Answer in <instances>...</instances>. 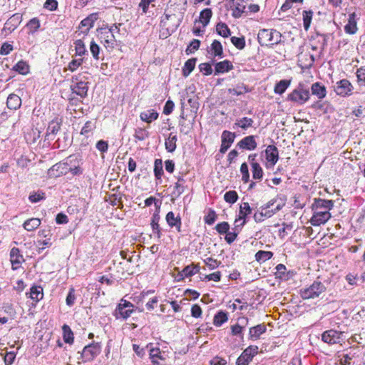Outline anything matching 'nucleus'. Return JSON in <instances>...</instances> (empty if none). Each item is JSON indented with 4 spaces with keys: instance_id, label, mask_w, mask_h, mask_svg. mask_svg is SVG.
Instances as JSON below:
<instances>
[{
    "instance_id": "obj_1",
    "label": "nucleus",
    "mask_w": 365,
    "mask_h": 365,
    "mask_svg": "<svg viewBox=\"0 0 365 365\" xmlns=\"http://www.w3.org/2000/svg\"><path fill=\"white\" fill-rule=\"evenodd\" d=\"M334 207V201L322 198H314L312 205L313 215L310 223L313 226H319L325 224L331 217L329 211Z\"/></svg>"
},
{
    "instance_id": "obj_2",
    "label": "nucleus",
    "mask_w": 365,
    "mask_h": 365,
    "mask_svg": "<svg viewBox=\"0 0 365 365\" xmlns=\"http://www.w3.org/2000/svg\"><path fill=\"white\" fill-rule=\"evenodd\" d=\"M309 90L304 83H299L287 96V100L303 105L309 99Z\"/></svg>"
},
{
    "instance_id": "obj_3",
    "label": "nucleus",
    "mask_w": 365,
    "mask_h": 365,
    "mask_svg": "<svg viewBox=\"0 0 365 365\" xmlns=\"http://www.w3.org/2000/svg\"><path fill=\"white\" fill-rule=\"evenodd\" d=\"M281 34L275 29H261L257 36V39L261 46H267L279 43L281 41Z\"/></svg>"
},
{
    "instance_id": "obj_4",
    "label": "nucleus",
    "mask_w": 365,
    "mask_h": 365,
    "mask_svg": "<svg viewBox=\"0 0 365 365\" xmlns=\"http://www.w3.org/2000/svg\"><path fill=\"white\" fill-rule=\"evenodd\" d=\"M81 158L80 155H71L63 161L53 165L49 171L56 170L58 172V175L66 174L68 168L73 167V165L81 163Z\"/></svg>"
},
{
    "instance_id": "obj_5",
    "label": "nucleus",
    "mask_w": 365,
    "mask_h": 365,
    "mask_svg": "<svg viewBox=\"0 0 365 365\" xmlns=\"http://www.w3.org/2000/svg\"><path fill=\"white\" fill-rule=\"evenodd\" d=\"M326 287L319 281H314L309 287L300 289V295L303 299H314L324 292Z\"/></svg>"
},
{
    "instance_id": "obj_6",
    "label": "nucleus",
    "mask_w": 365,
    "mask_h": 365,
    "mask_svg": "<svg viewBox=\"0 0 365 365\" xmlns=\"http://www.w3.org/2000/svg\"><path fill=\"white\" fill-rule=\"evenodd\" d=\"M101 351V345L98 342H92L84 346L81 358L83 361H93Z\"/></svg>"
},
{
    "instance_id": "obj_7",
    "label": "nucleus",
    "mask_w": 365,
    "mask_h": 365,
    "mask_svg": "<svg viewBox=\"0 0 365 365\" xmlns=\"http://www.w3.org/2000/svg\"><path fill=\"white\" fill-rule=\"evenodd\" d=\"M258 354V346L250 345L247 347L236 361V365H249L255 356Z\"/></svg>"
},
{
    "instance_id": "obj_8",
    "label": "nucleus",
    "mask_w": 365,
    "mask_h": 365,
    "mask_svg": "<svg viewBox=\"0 0 365 365\" xmlns=\"http://www.w3.org/2000/svg\"><path fill=\"white\" fill-rule=\"evenodd\" d=\"M133 304L126 300L121 299L120 303L118 304L115 316L117 319L123 318V319H128L133 312Z\"/></svg>"
},
{
    "instance_id": "obj_9",
    "label": "nucleus",
    "mask_w": 365,
    "mask_h": 365,
    "mask_svg": "<svg viewBox=\"0 0 365 365\" xmlns=\"http://www.w3.org/2000/svg\"><path fill=\"white\" fill-rule=\"evenodd\" d=\"M71 89L73 93L79 96L81 98H86L88 95V83L78 81V77L73 78L72 84L71 85Z\"/></svg>"
},
{
    "instance_id": "obj_10",
    "label": "nucleus",
    "mask_w": 365,
    "mask_h": 365,
    "mask_svg": "<svg viewBox=\"0 0 365 365\" xmlns=\"http://www.w3.org/2000/svg\"><path fill=\"white\" fill-rule=\"evenodd\" d=\"M343 333L334 329H329L324 331L322 334V340L328 344H335L342 341Z\"/></svg>"
},
{
    "instance_id": "obj_11",
    "label": "nucleus",
    "mask_w": 365,
    "mask_h": 365,
    "mask_svg": "<svg viewBox=\"0 0 365 365\" xmlns=\"http://www.w3.org/2000/svg\"><path fill=\"white\" fill-rule=\"evenodd\" d=\"M354 89L353 86L347 79H342L336 82L334 86V91L341 96H350Z\"/></svg>"
},
{
    "instance_id": "obj_12",
    "label": "nucleus",
    "mask_w": 365,
    "mask_h": 365,
    "mask_svg": "<svg viewBox=\"0 0 365 365\" xmlns=\"http://www.w3.org/2000/svg\"><path fill=\"white\" fill-rule=\"evenodd\" d=\"M22 21V15L19 13H16L13 14L7 21L5 22L4 28L2 29L3 32L7 34H11L21 24Z\"/></svg>"
},
{
    "instance_id": "obj_13",
    "label": "nucleus",
    "mask_w": 365,
    "mask_h": 365,
    "mask_svg": "<svg viewBox=\"0 0 365 365\" xmlns=\"http://www.w3.org/2000/svg\"><path fill=\"white\" fill-rule=\"evenodd\" d=\"M236 135L235 133H232L228 130H225L222 133L221 136V146L220 149V152L221 153H225L227 150L230 148L231 145L235 140Z\"/></svg>"
},
{
    "instance_id": "obj_14",
    "label": "nucleus",
    "mask_w": 365,
    "mask_h": 365,
    "mask_svg": "<svg viewBox=\"0 0 365 365\" xmlns=\"http://www.w3.org/2000/svg\"><path fill=\"white\" fill-rule=\"evenodd\" d=\"M265 158L269 164L268 167L274 166L279 160V150L274 145H269L264 150Z\"/></svg>"
},
{
    "instance_id": "obj_15",
    "label": "nucleus",
    "mask_w": 365,
    "mask_h": 365,
    "mask_svg": "<svg viewBox=\"0 0 365 365\" xmlns=\"http://www.w3.org/2000/svg\"><path fill=\"white\" fill-rule=\"evenodd\" d=\"M257 136L252 135L246 136L237 143V147L242 150H254L257 146Z\"/></svg>"
},
{
    "instance_id": "obj_16",
    "label": "nucleus",
    "mask_w": 365,
    "mask_h": 365,
    "mask_svg": "<svg viewBox=\"0 0 365 365\" xmlns=\"http://www.w3.org/2000/svg\"><path fill=\"white\" fill-rule=\"evenodd\" d=\"M122 24H118V25L116 24H113L108 30L106 29H101V35L106 36V34H110V38H108L106 40V43L108 44V46H111L113 48L115 43L116 41L115 36L114 34L115 31L116 33H120V28Z\"/></svg>"
},
{
    "instance_id": "obj_17",
    "label": "nucleus",
    "mask_w": 365,
    "mask_h": 365,
    "mask_svg": "<svg viewBox=\"0 0 365 365\" xmlns=\"http://www.w3.org/2000/svg\"><path fill=\"white\" fill-rule=\"evenodd\" d=\"M359 19L355 12L349 14L347 24L344 26V31L350 35L355 34L358 31L357 21Z\"/></svg>"
},
{
    "instance_id": "obj_18",
    "label": "nucleus",
    "mask_w": 365,
    "mask_h": 365,
    "mask_svg": "<svg viewBox=\"0 0 365 365\" xmlns=\"http://www.w3.org/2000/svg\"><path fill=\"white\" fill-rule=\"evenodd\" d=\"M10 261L12 265V269L16 270L24 261L23 255L20 254V250L17 247H13L10 251Z\"/></svg>"
},
{
    "instance_id": "obj_19",
    "label": "nucleus",
    "mask_w": 365,
    "mask_h": 365,
    "mask_svg": "<svg viewBox=\"0 0 365 365\" xmlns=\"http://www.w3.org/2000/svg\"><path fill=\"white\" fill-rule=\"evenodd\" d=\"M98 13H93L88 15L86 18L83 19L79 25V28L82 29L83 27H86L85 31H82L83 34H88L89 30L93 26L94 23L98 20Z\"/></svg>"
},
{
    "instance_id": "obj_20",
    "label": "nucleus",
    "mask_w": 365,
    "mask_h": 365,
    "mask_svg": "<svg viewBox=\"0 0 365 365\" xmlns=\"http://www.w3.org/2000/svg\"><path fill=\"white\" fill-rule=\"evenodd\" d=\"M184 106L185 102L181 101V113L180 115V120H179V127H180V132L184 135H187L191 129L192 125L190 123H187L185 122L186 116L185 115L184 112Z\"/></svg>"
},
{
    "instance_id": "obj_21",
    "label": "nucleus",
    "mask_w": 365,
    "mask_h": 365,
    "mask_svg": "<svg viewBox=\"0 0 365 365\" xmlns=\"http://www.w3.org/2000/svg\"><path fill=\"white\" fill-rule=\"evenodd\" d=\"M267 327L264 324H259L256 326L250 328L249 330V339L251 340H257L260 338V336L265 333Z\"/></svg>"
},
{
    "instance_id": "obj_22",
    "label": "nucleus",
    "mask_w": 365,
    "mask_h": 365,
    "mask_svg": "<svg viewBox=\"0 0 365 365\" xmlns=\"http://www.w3.org/2000/svg\"><path fill=\"white\" fill-rule=\"evenodd\" d=\"M245 221H242L240 224H238L235 222V227L232 228V232H227L226 233V236L225 240L226 242L230 245L232 244L237 238L238 234L241 231L242 227L245 225Z\"/></svg>"
},
{
    "instance_id": "obj_23",
    "label": "nucleus",
    "mask_w": 365,
    "mask_h": 365,
    "mask_svg": "<svg viewBox=\"0 0 365 365\" xmlns=\"http://www.w3.org/2000/svg\"><path fill=\"white\" fill-rule=\"evenodd\" d=\"M160 220V217L159 212H156L153 215L150 222L153 234L156 236L158 240H160L162 237L161 228L160 227L159 225Z\"/></svg>"
},
{
    "instance_id": "obj_24",
    "label": "nucleus",
    "mask_w": 365,
    "mask_h": 365,
    "mask_svg": "<svg viewBox=\"0 0 365 365\" xmlns=\"http://www.w3.org/2000/svg\"><path fill=\"white\" fill-rule=\"evenodd\" d=\"M165 220L170 227H175L179 232L181 231L180 227L182 222L180 216L175 217L173 212L170 211L166 215Z\"/></svg>"
},
{
    "instance_id": "obj_25",
    "label": "nucleus",
    "mask_w": 365,
    "mask_h": 365,
    "mask_svg": "<svg viewBox=\"0 0 365 365\" xmlns=\"http://www.w3.org/2000/svg\"><path fill=\"white\" fill-rule=\"evenodd\" d=\"M233 65L228 60H225L223 61L216 63L215 66V75L228 72L231 71Z\"/></svg>"
},
{
    "instance_id": "obj_26",
    "label": "nucleus",
    "mask_w": 365,
    "mask_h": 365,
    "mask_svg": "<svg viewBox=\"0 0 365 365\" xmlns=\"http://www.w3.org/2000/svg\"><path fill=\"white\" fill-rule=\"evenodd\" d=\"M6 106L11 110H17L21 106V99L18 95L11 93L7 98Z\"/></svg>"
},
{
    "instance_id": "obj_27",
    "label": "nucleus",
    "mask_w": 365,
    "mask_h": 365,
    "mask_svg": "<svg viewBox=\"0 0 365 365\" xmlns=\"http://www.w3.org/2000/svg\"><path fill=\"white\" fill-rule=\"evenodd\" d=\"M312 93L317 96L319 99H322L326 96L327 91L324 86L321 83L316 82L312 85Z\"/></svg>"
},
{
    "instance_id": "obj_28",
    "label": "nucleus",
    "mask_w": 365,
    "mask_h": 365,
    "mask_svg": "<svg viewBox=\"0 0 365 365\" xmlns=\"http://www.w3.org/2000/svg\"><path fill=\"white\" fill-rule=\"evenodd\" d=\"M158 113L153 109H150L146 111L142 112L140 114V118L141 120L146 123H151L153 120H155L158 118Z\"/></svg>"
},
{
    "instance_id": "obj_29",
    "label": "nucleus",
    "mask_w": 365,
    "mask_h": 365,
    "mask_svg": "<svg viewBox=\"0 0 365 365\" xmlns=\"http://www.w3.org/2000/svg\"><path fill=\"white\" fill-rule=\"evenodd\" d=\"M177 140V135H173L172 133H170L169 136L165 139V149L168 153H173L175 150Z\"/></svg>"
},
{
    "instance_id": "obj_30",
    "label": "nucleus",
    "mask_w": 365,
    "mask_h": 365,
    "mask_svg": "<svg viewBox=\"0 0 365 365\" xmlns=\"http://www.w3.org/2000/svg\"><path fill=\"white\" fill-rule=\"evenodd\" d=\"M197 61L196 58H192L188 59L184 64V66L182 69V76L184 77H187L191 72L194 70L195 67V63Z\"/></svg>"
},
{
    "instance_id": "obj_31",
    "label": "nucleus",
    "mask_w": 365,
    "mask_h": 365,
    "mask_svg": "<svg viewBox=\"0 0 365 365\" xmlns=\"http://www.w3.org/2000/svg\"><path fill=\"white\" fill-rule=\"evenodd\" d=\"M252 209L248 202H243L240 207L239 217L235 219V222L238 223L242 220L245 219L247 215H250Z\"/></svg>"
},
{
    "instance_id": "obj_32",
    "label": "nucleus",
    "mask_w": 365,
    "mask_h": 365,
    "mask_svg": "<svg viewBox=\"0 0 365 365\" xmlns=\"http://www.w3.org/2000/svg\"><path fill=\"white\" fill-rule=\"evenodd\" d=\"M150 358L154 364L159 365L160 363L158 359L160 361H165V358L162 355L161 351L159 348H152L150 349Z\"/></svg>"
},
{
    "instance_id": "obj_33",
    "label": "nucleus",
    "mask_w": 365,
    "mask_h": 365,
    "mask_svg": "<svg viewBox=\"0 0 365 365\" xmlns=\"http://www.w3.org/2000/svg\"><path fill=\"white\" fill-rule=\"evenodd\" d=\"M212 16V11L211 9H204L200 13L199 21L202 24L203 26H206L210 23Z\"/></svg>"
},
{
    "instance_id": "obj_34",
    "label": "nucleus",
    "mask_w": 365,
    "mask_h": 365,
    "mask_svg": "<svg viewBox=\"0 0 365 365\" xmlns=\"http://www.w3.org/2000/svg\"><path fill=\"white\" fill-rule=\"evenodd\" d=\"M291 83V80H281L278 83H276L274 91L275 93L282 95L283 94L287 88L289 86Z\"/></svg>"
},
{
    "instance_id": "obj_35",
    "label": "nucleus",
    "mask_w": 365,
    "mask_h": 365,
    "mask_svg": "<svg viewBox=\"0 0 365 365\" xmlns=\"http://www.w3.org/2000/svg\"><path fill=\"white\" fill-rule=\"evenodd\" d=\"M216 32L218 35L227 38L231 34V31L228 26L223 22H219L216 25Z\"/></svg>"
},
{
    "instance_id": "obj_36",
    "label": "nucleus",
    "mask_w": 365,
    "mask_h": 365,
    "mask_svg": "<svg viewBox=\"0 0 365 365\" xmlns=\"http://www.w3.org/2000/svg\"><path fill=\"white\" fill-rule=\"evenodd\" d=\"M62 330H63V338L64 341L67 344H72L74 341V337H73V333L71 329L70 328V327L67 324H64L62 327Z\"/></svg>"
},
{
    "instance_id": "obj_37",
    "label": "nucleus",
    "mask_w": 365,
    "mask_h": 365,
    "mask_svg": "<svg viewBox=\"0 0 365 365\" xmlns=\"http://www.w3.org/2000/svg\"><path fill=\"white\" fill-rule=\"evenodd\" d=\"M61 129V122L58 119L51 120L46 130V135L50 136L51 135H56Z\"/></svg>"
},
{
    "instance_id": "obj_38",
    "label": "nucleus",
    "mask_w": 365,
    "mask_h": 365,
    "mask_svg": "<svg viewBox=\"0 0 365 365\" xmlns=\"http://www.w3.org/2000/svg\"><path fill=\"white\" fill-rule=\"evenodd\" d=\"M313 14L312 10H304L302 12L303 26L306 31L310 28Z\"/></svg>"
},
{
    "instance_id": "obj_39",
    "label": "nucleus",
    "mask_w": 365,
    "mask_h": 365,
    "mask_svg": "<svg viewBox=\"0 0 365 365\" xmlns=\"http://www.w3.org/2000/svg\"><path fill=\"white\" fill-rule=\"evenodd\" d=\"M43 297V289L40 286H33L30 289V297L36 302Z\"/></svg>"
},
{
    "instance_id": "obj_40",
    "label": "nucleus",
    "mask_w": 365,
    "mask_h": 365,
    "mask_svg": "<svg viewBox=\"0 0 365 365\" xmlns=\"http://www.w3.org/2000/svg\"><path fill=\"white\" fill-rule=\"evenodd\" d=\"M41 225V220L38 218H31L26 220L23 227L27 231H33L38 227Z\"/></svg>"
},
{
    "instance_id": "obj_41",
    "label": "nucleus",
    "mask_w": 365,
    "mask_h": 365,
    "mask_svg": "<svg viewBox=\"0 0 365 365\" xmlns=\"http://www.w3.org/2000/svg\"><path fill=\"white\" fill-rule=\"evenodd\" d=\"M253 122L254 121L252 118L244 117L236 120L234 124V128L237 126L242 129L247 130L248 128L252 126Z\"/></svg>"
},
{
    "instance_id": "obj_42",
    "label": "nucleus",
    "mask_w": 365,
    "mask_h": 365,
    "mask_svg": "<svg viewBox=\"0 0 365 365\" xmlns=\"http://www.w3.org/2000/svg\"><path fill=\"white\" fill-rule=\"evenodd\" d=\"M228 320L227 313L223 311L218 312L214 317L213 324L216 327H220Z\"/></svg>"
},
{
    "instance_id": "obj_43",
    "label": "nucleus",
    "mask_w": 365,
    "mask_h": 365,
    "mask_svg": "<svg viewBox=\"0 0 365 365\" xmlns=\"http://www.w3.org/2000/svg\"><path fill=\"white\" fill-rule=\"evenodd\" d=\"M212 55L216 57H223V48L221 43L217 40H214L211 44Z\"/></svg>"
},
{
    "instance_id": "obj_44",
    "label": "nucleus",
    "mask_w": 365,
    "mask_h": 365,
    "mask_svg": "<svg viewBox=\"0 0 365 365\" xmlns=\"http://www.w3.org/2000/svg\"><path fill=\"white\" fill-rule=\"evenodd\" d=\"M200 272V267L193 264L186 266L182 271V275L185 277H191Z\"/></svg>"
},
{
    "instance_id": "obj_45",
    "label": "nucleus",
    "mask_w": 365,
    "mask_h": 365,
    "mask_svg": "<svg viewBox=\"0 0 365 365\" xmlns=\"http://www.w3.org/2000/svg\"><path fill=\"white\" fill-rule=\"evenodd\" d=\"M13 70L21 75H26L29 73V66L26 62L20 61L13 67Z\"/></svg>"
},
{
    "instance_id": "obj_46",
    "label": "nucleus",
    "mask_w": 365,
    "mask_h": 365,
    "mask_svg": "<svg viewBox=\"0 0 365 365\" xmlns=\"http://www.w3.org/2000/svg\"><path fill=\"white\" fill-rule=\"evenodd\" d=\"M276 272L275 275L277 278H280L282 279H288L289 278V272H287V268L284 264H279L275 267Z\"/></svg>"
},
{
    "instance_id": "obj_47",
    "label": "nucleus",
    "mask_w": 365,
    "mask_h": 365,
    "mask_svg": "<svg viewBox=\"0 0 365 365\" xmlns=\"http://www.w3.org/2000/svg\"><path fill=\"white\" fill-rule=\"evenodd\" d=\"M273 253L270 251L259 250L255 254V259L258 262H264L271 259Z\"/></svg>"
},
{
    "instance_id": "obj_48",
    "label": "nucleus",
    "mask_w": 365,
    "mask_h": 365,
    "mask_svg": "<svg viewBox=\"0 0 365 365\" xmlns=\"http://www.w3.org/2000/svg\"><path fill=\"white\" fill-rule=\"evenodd\" d=\"M40 21L38 18L31 19L26 24V27L29 31V34H34L40 28Z\"/></svg>"
},
{
    "instance_id": "obj_49",
    "label": "nucleus",
    "mask_w": 365,
    "mask_h": 365,
    "mask_svg": "<svg viewBox=\"0 0 365 365\" xmlns=\"http://www.w3.org/2000/svg\"><path fill=\"white\" fill-rule=\"evenodd\" d=\"M76 55L83 56L87 53L88 51L86 48V46L83 41L81 39L76 40L74 41Z\"/></svg>"
},
{
    "instance_id": "obj_50",
    "label": "nucleus",
    "mask_w": 365,
    "mask_h": 365,
    "mask_svg": "<svg viewBox=\"0 0 365 365\" xmlns=\"http://www.w3.org/2000/svg\"><path fill=\"white\" fill-rule=\"evenodd\" d=\"M154 175L156 179L160 180L163 175V160L161 159H155L154 163Z\"/></svg>"
},
{
    "instance_id": "obj_51",
    "label": "nucleus",
    "mask_w": 365,
    "mask_h": 365,
    "mask_svg": "<svg viewBox=\"0 0 365 365\" xmlns=\"http://www.w3.org/2000/svg\"><path fill=\"white\" fill-rule=\"evenodd\" d=\"M331 36V34H320L319 32H316V38H319L318 42L321 44L322 51H324L327 47V41Z\"/></svg>"
},
{
    "instance_id": "obj_52",
    "label": "nucleus",
    "mask_w": 365,
    "mask_h": 365,
    "mask_svg": "<svg viewBox=\"0 0 365 365\" xmlns=\"http://www.w3.org/2000/svg\"><path fill=\"white\" fill-rule=\"evenodd\" d=\"M252 178L255 180H262L263 178L264 172L260 166V165L258 164H253V166L252 167Z\"/></svg>"
},
{
    "instance_id": "obj_53",
    "label": "nucleus",
    "mask_w": 365,
    "mask_h": 365,
    "mask_svg": "<svg viewBox=\"0 0 365 365\" xmlns=\"http://www.w3.org/2000/svg\"><path fill=\"white\" fill-rule=\"evenodd\" d=\"M245 329V325H242L241 324H236L235 325L231 326V333L232 335L239 336L242 340H243V330Z\"/></svg>"
},
{
    "instance_id": "obj_54",
    "label": "nucleus",
    "mask_w": 365,
    "mask_h": 365,
    "mask_svg": "<svg viewBox=\"0 0 365 365\" xmlns=\"http://www.w3.org/2000/svg\"><path fill=\"white\" fill-rule=\"evenodd\" d=\"M149 137V133L142 128H138L135 130L134 138L137 140L143 141Z\"/></svg>"
},
{
    "instance_id": "obj_55",
    "label": "nucleus",
    "mask_w": 365,
    "mask_h": 365,
    "mask_svg": "<svg viewBox=\"0 0 365 365\" xmlns=\"http://www.w3.org/2000/svg\"><path fill=\"white\" fill-rule=\"evenodd\" d=\"M238 194L235 190L227 191L224 195V200H225V202L230 204H234L235 202H236L237 200H238Z\"/></svg>"
},
{
    "instance_id": "obj_56",
    "label": "nucleus",
    "mask_w": 365,
    "mask_h": 365,
    "mask_svg": "<svg viewBox=\"0 0 365 365\" xmlns=\"http://www.w3.org/2000/svg\"><path fill=\"white\" fill-rule=\"evenodd\" d=\"M232 43L240 50L243 49L245 47V38L244 36L237 37L232 36L230 38Z\"/></svg>"
},
{
    "instance_id": "obj_57",
    "label": "nucleus",
    "mask_w": 365,
    "mask_h": 365,
    "mask_svg": "<svg viewBox=\"0 0 365 365\" xmlns=\"http://www.w3.org/2000/svg\"><path fill=\"white\" fill-rule=\"evenodd\" d=\"M110 205L113 206L118 205V208L123 209V204L122 202V195L121 194H113L110 196Z\"/></svg>"
},
{
    "instance_id": "obj_58",
    "label": "nucleus",
    "mask_w": 365,
    "mask_h": 365,
    "mask_svg": "<svg viewBox=\"0 0 365 365\" xmlns=\"http://www.w3.org/2000/svg\"><path fill=\"white\" fill-rule=\"evenodd\" d=\"M217 218V215L215 211L212 209H210L207 215L204 217V221L206 224L211 225L214 224Z\"/></svg>"
},
{
    "instance_id": "obj_59",
    "label": "nucleus",
    "mask_w": 365,
    "mask_h": 365,
    "mask_svg": "<svg viewBox=\"0 0 365 365\" xmlns=\"http://www.w3.org/2000/svg\"><path fill=\"white\" fill-rule=\"evenodd\" d=\"M240 172L242 173V180L244 183L250 181V173L248 165L246 163H243L240 166Z\"/></svg>"
},
{
    "instance_id": "obj_60",
    "label": "nucleus",
    "mask_w": 365,
    "mask_h": 365,
    "mask_svg": "<svg viewBox=\"0 0 365 365\" xmlns=\"http://www.w3.org/2000/svg\"><path fill=\"white\" fill-rule=\"evenodd\" d=\"M1 355L4 356L5 365H11L16 359V353L14 351H6L5 354L1 353Z\"/></svg>"
},
{
    "instance_id": "obj_61",
    "label": "nucleus",
    "mask_w": 365,
    "mask_h": 365,
    "mask_svg": "<svg viewBox=\"0 0 365 365\" xmlns=\"http://www.w3.org/2000/svg\"><path fill=\"white\" fill-rule=\"evenodd\" d=\"M199 70L205 76H209L212 73V63H202L199 65Z\"/></svg>"
},
{
    "instance_id": "obj_62",
    "label": "nucleus",
    "mask_w": 365,
    "mask_h": 365,
    "mask_svg": "<svg viewBox=\"0 0 365 365\" xmlns=\"http://www.w3.org/2000/svg\"><path fill=\"white\" fill-rule=\"evenodd\" d=\"M96 128L95 123L88 120L81 129V134L88 136V134Z\"/></svg>"
},
{
    "instance_id": "obj_63",
    "label": "nucleus",
    "mask_w": 365,
    "mask_h": 365,
    "mask_svg": "<svg viewBox=\"0 0 365 365\" xmlns=\"http://www.w3.org/2000/svg\"><path fill=\"white\" fill-rule=\"evenodd\" d=\"M90 51H91V53H92L93 57L95 59H96V60L100 59L99 54H100V51H101V48L94 41H92L91 42Z\"/></svg>"
},
{
    "instance_id": "obj_64",
    "label": "nucleus",
    "mask_w": 365,
    "mask_h": 365,
    "mask_svg": "<svg viewBox=\"0 0 365 365\" xmlns=\"http://www.w3.org/2000/svg\"><path fill=\"white\" fill-rule=\"evenodd\" d=\"M216 231L220 234H226L230 230V225L227 222H222L215 226Z\"/></svg>"
}]
</instances>
